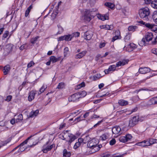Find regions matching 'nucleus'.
<instances>
[{"label":"nucleus","instance_id":"49530a36","mask_svg":"<svg viewBox=\"0 0 157 157\" xmlns=\"http://www.w3.org/2000/svg\"><path fill=\"white\" fill-rule=\"evenodd\" d=\"M81 145V144H80L77 142L74 145L73 148L74 149H76L78 147Z\"/></svg>","mask_w":157,"mask_h":157},{"label":"nucleus","instance_id":"69168bd1","mask_svg":"<svg viewBox=\"0 0 157 157\" xmlns=\"http://www.w3.org/2000/svg\"><path fill=\"white\" fill-rule=\"evenodd\" d=\"M25 44H24L22 45L20 48L19 49L21 50H22L24 49L25 47Z\"/></svg>","mask_w":157,"mask_h":157},{"label":"nucleus","instance_id":"f3484780","mask_svg":"<svg viewBox=\"0 0 157 157\" xmlns=\"http://www.w3.org/2000/svg\"><path fill=\"white\" fill-rule=\"evenodd\" d=\"M116 66L115 65H112L109 66L107 69L105 70V74H108L110 72L115 71L116 68Z\"/></svg>","mask_w":157,"mask_h":157},{"label":"nucleus","instance_id":"f704fd0d","mask_svg":"<svg viewBox=\"0 0 157 157\" xmlns=\"http://www.w3.org/2000/svg\"><path fill=\"white\" fill-rule=\"evenodd\" d=\"M137 28V27L136 26H130L128 27V30L129 31H132L133 32H134L135 31V30Z\"/></svg>","mask_w":157,"mask_h":157},{"label":"nucleus","instance_id":"dca6fc26","mask_svg":"<svg viewBox=\"0 0 157 157\" xmlns=\"http://www.w3.org/2000/svg\"><path fill=\"white\" fill-rule=\"evenodd\" d=\"M36 93V91L32 90L31 91L29 94L28 97V100L29 101H31L34 98Z\"/></svg>","mask_w":157,"mask_h":157},{"label":"nucleus","instance_id":"3c124183","mask_svg":"<svg viewBox=\"0 0 157 157\" xmlns=\"http://www.w3.org/2000/svg\"><path fill=\"white\" fill-rule=\"evenodd\" d=\"M6 47H7V48H9L10 49V51H12L13 47V44H8L7 45Z\"/></svg>","mask_w":157,"mask_h":157},{"label":"nucleus","instance_id":"58836bf2","mask_svg":"<svg viewBox=\"0 0 157 157\" xmlns=\"http://www.w3.org/2000/svg\"><path fill=\"white\" fill-rule=\"evenodd\" d=\"M150 145L157 143V139H150L149 140Z\"/></svg>","mask_w":157,"mask_h":157},{"label":"nucleus","instance_id":"a878e982","mask_svg":"<svg viewBox=\"0 0 157 157\" xmlns=\"http://www.w3.org/2000/svg\"><path fill=\"white\" fill-rule=\"evenodd\" d=\"M70 152L67 151L66 149H64L63 151V157H70L71 156Z\"/></svg>","mask_w":157,"mask_h":157},{"label":"nucleus","instance_id":"473e14b6","mask_svg":"<svg viewBox=\"0 0 157 157\" xmlns=\"http://www.w3.org/2000/svg\"><path fill=\"white\" fill-rule=\"evenodd\" d=\"M64 87L65 84L64 83L62 82L59 84L57 88L59 89H61L63 88Z\"/></svg>","mask_w":157,"mask_h":157},{"label":"nucleus","instance_id":"de8ad7c7","mask_svg":"<svg viewBox=\"0 0 157 157\" xmlns=\"http://www.w3.org/2000/svg\"><path fill=\"white\" fill-rule=\"evenodd\" d=\"M152 18L153 20H157V12H155L153 13L152 15Z\"/></svg>","mask_w":157,"mask_h":157},{"label":"nucleus","instance_id":"bb28decb","mask_svg":"<svg viewBox=\"0 0 157 157\" xmlns=\"http://www.w3.org/2000/svg\"><path fill=\"white\" fill-rule=\"evenodd\" d=\"M39 38V36H36L35 37H33L30 39V42L32 44L36 43L38 39Z\"/></svg>","mask_w":157,"mask_h":157},{"label":"nucleus","instance_id":"4468645a","mask_svg":"<svg viewBox=\"0 0 157 157\" xmlns=\"http://www.w3.org/2000/svg\"><path fill=\"white\" fill-rule=\"evenodd\" d=\"M151 69L148 67H144L140 68L139 69V72L142 74H145L148 72H150Z\"/></svg>","mask_w":157,"mask_h":157},{"label":"nucleus","instance_id":"c03bdc74","mask_svg":"<svg viewBox=\"0 0 157 157\" xmlns=\"http://www.w3.org/2000/svg\"><path fill=\"white\" fill-rule=\"evenodd\" d=\"M61 2H59L58 3V5H57V7L56 8V10L55 12V15H56V14H57L58 13L59 7L61 5Z\"/></svg>","mask_w":157,"mask_h":157},{"label":"nucleus","instance_id":"338daca9","mask_svg":"<svg viewBox=\"0 0 157 157\" xmlns=\"http://www.w3.org/2000/svg\"><path fill=\"white\" fill-rule=\"evenodd\" d=\"M145 4H150L151 2V0H144Z\"/></svg>","mask_w":157,"mask_h":157},{"label":"nucleus","instance_id":"a18cd8bd","mask_svg":"<svg viewBox=\"0 0 157 157\" xmlns=\"http://www.w3.org/2000/svg\"><path fill=\"white\" fill-rule=\"evenodd\" d=\"M101 77L100 76V75L97 74L96 75H94L93 76V80H96L97 79L100 78Z\"/></svg>","mask_w":157,"mask_h":157},{"label":"nucleus","instance_id":"09e8293b","mask_svg":"<svg viewBox=\"0 0 157 157\" xmlns=\"http://www.w3.org/2000/svg\"><path fill=\"white\" fill-rule=\"evenodd\" d=\"M145 142H144V141L140 142L138 143L137 144L139 146H141L144 147H146V146H145Z\"/></svg>","mask_w":157,"mask_h":157},{"label":"nucleus","instance_id":"603ef678","mask_svg":"<svg viewBox=\"0 0 157 157\" xmlns=\"http://www.w3.org/2000/svg\"><path fill=\"white\" fill-rule=\"evenodd\" d=\"M12 96L11 95H9L8 96L6 99L5 100V101H10L11 100V99H12Z\"/></svg>","mask_w":157,"mask_h":157},{"label":"nucleus","instance_id":"ea45409f","mask_svg":"<svg viewBox=\"0 0 157 157\" xmlns=\"http://www.w3.org/2000/svg\"><path fill=\"white\" fill-rule=\"evenodd\" d=\"M108 138V136L105 134H103L100 137V139L103 140H105Z\"/></svg>","mask_w":157,"mask_h":157},{"label":"nucleus","instance_id":"79ce46f5","mask_svg":"<svg viewBox=\"0 0 157 157\" xmlns=\"http://www.w3.org/2000/svg\"><path fill=\"white\" fill-rule=\"evenodd\" d=\"M9 34V32L8 31H5L3 34L2 39L4 40L5 38L7 37L8 36Z\"/></svg>","mask_w":157,"mask_h":157},{"label":"nucleus","instance_id":"052dcab7","mask_svg":"<svg viewBox=\"0 0 157 157\" xmlns=\"http://www.w3.org/2000/svg\"><path fill=\"white\" fill-rule=\"evenodd\" d=\"M1 142L2 143V144H1L0 145V146H1V147L2 146L6 144L8 142L7 141H1Z\"/></svg>","mask_w":157,"mask_h":157},{"label":"nucleus","instance_id":"a211bd4d","mask_svg":"<svg viewBox=\"0 0 157 157\" xmlns=\"http://www.w3.org/2000/svg\"><path fill=\"white\" fill-rule=\"evenodd\" d=\"M128 62V60H123L122 61H120L117 63L116 66L117 67H119L120 66H123L126 64H127Z\"/></svg>","mask_w":157,"mask_h":157},{"label":"nucleus","instance_id":"e2e57ef3","mask_svg":"<svg viewBox=\"0 0 157 157\" xmlns=\"http://www.w3.org/2000/svg\"><path fill=\"white\" fill-rule=\"evenodd\" d=\"M65 123H62L59 126V129H62L63 127H64L65 126Z\"/></svg>","mask_w":157,"mask_h":157},{"label":"nucleus","instance_id":"c85d7f7f","mask_svg":"<svg viewBox=\"0 0 157 157\" xmlns=\"http://www.w3.org/2000/svg\"><path fill=\"white\" fill-rule=\"evenodd\" d=\"M59 60L58 58H56L54 56H51L50 57V61L53 63H55Z\"/></svg>","mask_w":157,"mask_h":157},{"label":"nucleus","instance_id":"5701e85b","mask_svg":"<svg viewBox=\"0 0 157 157\" xmlns=\"http://www.w3.org/2000/svg\"><path fill=\"white\" fill-rule=\"evenodd\" d=\"M33 139L35 140V142H33L32 145H28L27 147H32L33 146L35 145L39 141V138L38 136H35L32 139Z\"/></svg>","mask_w":157,"mask_h":157},{"label":"nucleus","instance_id":"9d476101","mask_svg":"<svg viewBox=\"0 0 157 157\" xmlns=\"http://www.w3.org/2000/svg\"><path fill=\"white\" fill-rule=\"evenodd\" d=\"M139 117L134 116L129 121V126L132 127L137 124L138 121Z\"/></svg>","mask_w":157,"mask_h":157},{"label":"nucleus","instance_id":"864d4df0","mask_svg":"<svg viewBox=\"0 0 157 157\" xmlns=\"http://www.w3.org/2000/svg\"><path fill=\"white\" fill-rule=\"evenodd\" d=\"M151 52L157 56V48H153L151 50Z\"/></svg>","mask_w":157,"mask_h":157},{"label":"nucleus","instance_id":"bf43d9fd","mask_svg":"<svg viewBox=\"0 0 157 157\" xmlns=\"http://www.w3.org/2000/svg\"><path fill=\"white\" fill-rule=\"evenodd\" d=\"M105 44V42H102L100 43L99 45V47L100 48H101L103 47H104Z\"/></svg>","mask_w":157,"mask_h":157},{"label":"nucleus","instance_id":"7c9ffc66","mask_svg":"<svg viewBox=\"0 0 157 157\" xmlns=\"http://www.w3.org/2000/svg\"><path fill=\"white\" fill-rule=\"evenodd\" d=\"M65 40L66 41H70L72 38V36L71 34H68L67 35H65Z\"/></svg>","mask_w":157,"mask_h":157},{"label":"nucleus","instance_id":"0eeeda50","mask_svg":"<svg viewBox=\"0 0 157 157\" xmlns=\"http://www.w3.org/2000/svg\"><path fill=\"white\" fill-rule=\"evenodd\" d=\"M153 38V35L151 33H147L146 34L145 38H143L142 40V41L144 43H145V40L147 42H149Z\"/></svg>","mask_w":157,"mask_h":157},{"label":"nucleus","instance_id":"5fc2aeb1","mask_svg":"<svg viewBox=\"0 0 157 157\" xmlns=\"http://www.w3.org/2000/svg\"><path fill=\"white\" fill-rule=\"evenodd\" d=\"M65 40V36H62L59 37L58 39V41Z\"/></svg>","mask_w":157,"mask_h":157},{"label":"nucleus","instance_id":"72a5a7b5","mask_svg":"<svg viewBox=\"0 0 157 157\" xmlns=\"http://www.w3.org/2000/svg\"><path fill=\"white\" fill-rule=\"evenodd\" d=\"M23 119V116L22 114H20L18 116V117L16 119V122H20Z\"/></svg>","mask_w":157,"mask_h":157},{"label":"nucleus","instance_id":"c756f323","mask_svg":"<svg viewBox=\"0 0 157 157\" xmlns=\"http://www.w3.org/2000/svg\"><path fill=\"white\" fill-rule=\"evenodd\" d=\"M47 88V86L46 85H45L44 84L43 85L42 87L40 89L38 93L39 94H40L43 92Z\"/></svg>","mask_w":157,"mask_h":157},{"label":"nucleus","instance_id":"393cba45","mask_svg":"<svg viewBox=\"0 0 157 157\" xmlns=\"http://www.w3.org/2000/svg\"><path fill=\"white\" fill-rule=\"evenodd\" d=\"M119 104L121 106H125L128 104V101L123 99L119 100L118 101Z\"/></svg>","mask_w":157,"mask_h":157},{"label":"nucleus","instance_id":"9b49d317","mask_svg":"<svg viewBox=\"0 0 157 157\" xmlns=\"http://www.w3.org/2000/svg\"><path fill=\"white\" fill-rule=\"evenodd\" d=\"M93 35L92 32L88 31L84 33L83 37L86 40H90Z\"/></svg>","mask_w":157,"mask_h":157},{"label":"nucleus","instance_id":"f03ea898","mask_svg":"<svg viewBox=\"0 0 157 157\" xmlns=\"http://www.w3.org/2000/svg\"><path fill=\"white\" fill-rule=\"evenodd\" d=\"M86 95V93L84 91H83L81 92L75 93L68 98V101L70 102H76L78 101L79 98Z\"/></svg>","mask_w":157,"mask_h":157},{"label":"nucleus","instance_id":"8fccbe9b","mask_svg":"<svg viewBox=\"0 0 157 157\" xmlns=\"http://www.w3.org/2000/svg\"><path fill=\"white\" fill-rule=\"evenodd\" d=\"M116 143V140L114 139H112L109 141V144L111 145H113L114 144Z\"/></svg>","mask_w":157,"mask_h":157},{"label":"nucleus","instance_id":"2f4dec72","mask_svg":"<svg viewBox=\"0 0 157 157\" xmlns=\"http://www.w3.org/2000/svg\"><path fill=\"white\" fill-rule=\"evenodd\" d=\"M102 147V146L101 145H99L98 146L97 145L96 147H94V150L92 151V153H94L99 151Z\"/></svg>","mask_w":157,"mask_h":157},{"label":"nucleus","instance_id":"7ed1b4c3","mask_svg":"<svg viewBox=\"0 0 157 157\" xmlns=\"http://www.w3.org/2000/svg\"><path fill=\"white\" fill-rule=\"evenodd\" d=\"M89 136H86L84 138L85 140L88 142L87 144L88 147L92 149L91 153H92V151L94 150V147L98 144V141L95 139H93L90 141H89Z\"/></svg>","mask_w":157,"mask_h":157},{"label":"nucleus","instance_id":"f257e3e1","mask_svg":"<svg viewBox=\"0 0 157 157\" xmlns=\"http://www.w3.org/2000/svg\"><path fill=\"white\" fill-rule=\"evenodd\" d=\"M93 9L89 10H86L84 12V15L82 17L83 20H91L97 17L99 20H108L109 19V15L106 14L104 15H102L101 14H98L95 16H94L93 14V12L96 11Z\"/></svg>","mask_w":157,"mask_h":157},{"label":"nucleus","instance_id":"39448f33","mask_svg":"<svg viewBox=\"0 0 157 157\" xmlns=\"http://www.w3.org/2000/svg\"><path fill=\"white\" fill-rule=\"evenodd\" d=\"M139 23L143 25H144L146 27L151 29L152 31L157 33V25L151 24L148 23H145L142 20L140 21Z\"/></svg>","mask_w":157,"mask_h":157},{"label":"nucleus","instance_id":"6ab92c4d","mask_svg":"<svg viewBox=\"0 0 157 157\" xmlns=\"http://www.w3.org/2000/svg\"><path fill=\"white\" fill-rule=\"evenodd\" d=\"M86 51H83L82 52L79 53L75 56V58L76 59H80L85 56L86 53Z\"/></svg>","mask_w":157,"mask_h":157},{"label":"nucleus","instance_id":"4d7b16f0","mask_svg":"<svg viewBox=\"0 0 157 157\" xmlns=\"http://www.w3.org/2000/svg\"><path fill=\"white\" fill-rule=\"evenodd\" d=\"M34 64V63L33 61H31L27 65L28 68H29L31 67Z\"/></svg>","mask_w":157,"mask_h":157},{"label":"nucleus","instance_id":"680f3d73","mask_svg":"<svg viewBox=\"0 0 157 157\" xmlns=\"http://www.w3.org/2000/svg\"><path fill=\"white\" fill-rule=\"evenodd\" d=\"M69 51V49L68 47H66L64 48V53L65 54H67Z\"/></svg>","mask_w":157,"mask_h":157},{"label":"nucleus","instance_id":"b1692460","mask_svg":"<svg viewBox=\"0 0 157 157\" xmlns=\"http://www.w3.org/2000/svg\"><path fill=\"white\" fill-rule=\"evenodd\" d=\"M100 27L101 29H105L107 30H111L112 29H113V26L112 25H101L100 26Z\"/></svg>","mask_w":157,"mask_h":157},{"label":"nucleus","instance_id":"774afa93","mask_svg":"<svg viewBox=\"0 0 157 157\" xmlns=\"http://www.w3.org/2000/svg\"><path fill=\"white\" fill-rule=\"evenodd\" d=\"M157 39V35L156 37L155 38V40L152 42V44H155L156 43L157 41H156V40Z\"/></svg>","mask_w":157,"mask_h":157},{"label":"nucleus","instance_id":"37998d69","mask_svg":"<svg viewBox=\"0 0 157 157\" xmlns=\"http://www.w3.org/2000/svg\"><path fill=\"white\" fill-rule=\"evenodd\" d=\"M80 33L78 32H76L73 33L71 34V35L72 36V38H73L74 37H78L79 36Z\"/></svg>","mask_w":157,"mask_h":157},{"label":"nucleus","instance_id":"20e7f679","mask_svg":"<svg viewBox=\"0 0 157 157\" xmlns=\"http://www.w3.org/2000/svg\"><path fill=\"white\" fill-rule=\"evenodd\" d=\"M150 12L147 7H145L140 9L139 10V14L141 18L146 19L150 15Z\"/></svg>","mask_w":157,"mask_h":157},{"label":"nucleus","instance_id":"ddd939ff","mask_svg":"<svg viewBox=\"0 0 157 157\" xmlns=\"http://www.w3.org/2000/svg\"><path fill=\"white\" fill-rule=\"evenodd\" d=\"M47 143L46 144L44 145L43 147V149L42 151L44 153H47L48 151H50L53 147V144L51 145L50 146L47 145Z\"/></svg>","mask_w":157,"mask_h":157},{"label":"nucleus","instance_id":"6e6552de","mask_svg":"<svg viewBox=\"0 0 157 157\" xmlns=\"http://www.w3.org/2000/svg\"><path fill=\"white\" fill-rule=\"evenodd\" d=\"M136 45L134 43H131L127 46H125L124 48V50H126L128 52H130L133 51L134 49L136 48Z\"/></svg>","mask_w":157,"mask_h":157},{"label":"nucleus","instance_id":"4c0bfd02","mask_svg":"<svg viewBox=\"0 0 157 157\" xmlns=\"http://www.w3.org/2000/svg\"><path fill=\"white\" fill-rule=\"evenodd\" d=\"M85 86V84L84 82H82L81 84L78 85L76 87L77 89H80L81 87H84Z\"/></svg>","mask_w":157,"mask_h":157},{"label":"nucleus","instance_id":"6e6d98bb","mask_svg":"<svg viewBox=\"0 0 157 157\" xmlns=\"http://www.w3.org/2000/svg\"><path fill=\"white\" fill-rule=\"evenodd\" d=\"M84 140H85L84 139H83L82 138H79L78 139V142L79 143L81 144H82L83 143H86L85 142H83V141H84Z\"/></svg>","mask_w":157,"mask_h":157},{"label":"nucleus","instance_id":"423d86ee","mask_svg":"<svg viewBox=\"0 0 157 157\" xmlns=\"http://www.w3.org/2000/svg\"><path fill=\"white\" fill-rule=\"evenodd\" d=\"M37 134V133H36L35 134L33 135H31L26 140L23 142L22 143H21L20 145L18 147H20V148L18 151L19 152H22L25 150V148H27V147H23V146L25 144H26L27 143L28 141L32 137L34 136L35 135H36Z\"/></svg>","mask_w":157,"mask_h":157},{"label":"nucleus","instance_id":"13d9d810","mask_svg":"<svg viewBox=\"0 0 157 157\" xmlns=\"http://www.w3.org/2000/svg\"><path fill=\"white\" fill-rule=\"evenodd\" d=\"M139 98L138 96L136 95L133 97V100L134 101H136L139 100Z\"/></svg>","mask_w":157,"mask_h":157},{"label":"nucleus","instance_id":"4be33fe9","mask_svg":"<svg viewBox=\"0 0 157 157\" xmlns=\"http://www.w3.org/2000/svg\"><path fill=\"white\" fill-rule=\"evenodd\" d=\"M10 67L9 65H7L4 67V71H3L4 74L6 75L8 74V73L10 71Z\"/></svg>","mask_w":157,"mask_h":157},{"label":"nucleus","instance_id":"f8f14e48","mask_svg":"<svg viewBox=\"0 0 157 157\" xmlns=\"http://www.w3.org/2000/svg\"><path fill=\"white\" fill-rule=\"evenodd\" d=\"M68 136L69 138V140H66L65 143L66 144L68 145V146H69L71 145V143L76 139V137L75 136L72 134L69 135Z\"/></svg>","mask_w":157,"mask_h":157},{"label":"nucleus","instance_id":"a19ab883","mask_svg":"<svg viewBox=\"0 0 157 157\" xmlns=\"http://www.w3.org/2000/svg\"><path fill=\"white\" fill-rule=\"evenodd\" d=\"M58 31L57 32V34H61L63 31V28L60 25H58Z\"/></svg>","mask_w":157,"mask_h":157},{"label":"nucleus","instance_id":"1a4fd4ad","mask_svg":"<svg viewBox=\"0 0 157 157\" xmlns=\"http://www.w3.org/2000/svg\"><path fill=\"white\" fill-rule=\"evenodd\" d=\"M132 136L131 135L129 134H127L125 136H121L119 139V141L123 143H125L131 140Z\"/></svg>","mask_w":157,"mask_h":157},{"label":"nucleus","instance_id":"e433bc0d","mask_svg":"<svg viewBox=\"0 0 157 157\" xmlns=\"http://www.w3.org/2000/svg\"><path fill=\"white\" fill-rule=\"evenodd\" d=\"M106 6L111 8V9H113L114 6V5L110 2H107L105 4Z\"/></svg>","mask_w":157,"mask_h":157},{"label":"nucleus","instance_id":"c9c22d12","mask_svg":"<svg viewBox=\"0 0 157 157\" xmlns=\"http://www.w3.org/2000/svg\"><path fill=\"white\" fill-rule=\"evenodd\" d=\"M151 6L155 9H157V1H154V2H152L151 3Z\"/></svg>","mask_w":157,"mask_h":157},{"label":"nucleus","instance_id":"412c9836","mask_svg":"<svg viewBox=\"0 0 157 157\" xmlns=\"http://www.w3.org/2000/svg\"><path fill=\"white\" fill-rule=\"evenodd\" d=\"M39 111L36 110L34 111H31L29 113V117H33L36 116L39 113Z\"/></svg>","mask_w":157,"mask_h":157},{"label":"nucleus","instance_id":"cd10ccee","mask_svg":"<svg viewBox=\"0 0 157 157\" xmlns=\"http://www.w3.org/2000/svg\"><path fill=\"white\" fill-rule=\"evenodd\" d=\"M131 35L129 33H128L126 34V36H125L124 40L125 42H127L128 40H130L131 37Z\"/></svg>","mask_w":157,"mask_h":157},{"label":"nucleus","instance_id":"aec40b11","mask_svg":"<svg viewBox=\"0 0 157 157\" xmlns=\"http://www.w3.org/2000/svg\"><path fill=\"white\" fill-rule=\"evenodd\" d=\"M148 103L150 105L157 104V97L151 99L148 101Z\"/></svg>","mask_w":157,"mask_h":157},{"label":"nucleus","instance_id":"2eb2a0df","mask_svg":"<svg viewBox=\"0 0 157 157\" xmlns=\"http://www.w3.org/2000/svg\"><path fill=\"white\" fill-rule=\"evenodd\" d=\"M121 128L119 126H116L114 127L112 129V132L113 134H117L120 133Z\"/></svg>","mask_w":157,"mask_h":157},{"label":"nucleus","instance_id":"0e129e2a","mask_svg":"<svg viewBox=\"0 0 157 157\" xmlns=\"http://www.w3.org/2000/svg\"><path fill=\"white\" fill-rule=\"evenodd\" d=\"M145 144L146 146H148L150 145V143L149 140H144Z\"/></svg>","mask_w":157,"mask_h":157}]
</instances>
